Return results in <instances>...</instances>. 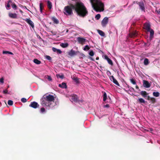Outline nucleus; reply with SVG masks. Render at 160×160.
<instances>
[{"label":"nucleus","instance_id":"f257e3e1","mask_svg":"<svg viewBox=\"0 0 160 160\" xmlns=\"http://www.w3.org/2000/svg\"><path fill=\"white\" fill-rule=\"evenodd\" d=\"M72 9H74L78 15L84 17L88 14V11L83 3L80 2H77L75 4H71L70 6L64 7V13L67 15L72 14Z\"/></svg>","mask_w":160,"mask_h":160},{"label":"nucleus","instance_id":"f03ea898","mask_svg":"<svg viewBox=\"0 0 160 160\" xmlns=\"http://www.w3.org/2000/svg\"><path fill=\"white\" fill-rule=\"evenodd\" d=\"M55 100L53 95H44L41 100V104L43 107H49L52 108L58 104V102Z\"/></svg>","mask_w":160,"mask_h":160},{"label":"nucleus","instance_id":"7ed1b4c3","mask_svg":"<svg viewBox=\"0 0 160 160\" xmlns=\"http://www.w3.org/2000/svg\"><path fill=\"white\" fill-rule=\"evenodd\" d=\"M93 9L97 12L104 10V4L99 0H90Z\"/></svg>","mask_w":160,"mask_h":160},{"label":"nucleus","instance_id":"20e7f679","mask_svg":"<svg viewBox=\"0 0 160 160\" xmlns=\"http://www.w3.org/2000/svg\"><path fill=\"white\" fill-rule=\"evenodd\" d=\"M108 22V18L107 17H105L101 22V25L103 27H106Z\"/></svg>","mask_w":160,"mask_h":160},{"label":"nucleus","instance_id":"39448f33","mask_svg":"<svg viewBox=\"0 0 160 160\" xmlns=\"http://www.w3.org/2000/svg\"><path fill=\"white\" fill-rule=\"evenodd\" d=\"M143 85L145 88H149L150 87L151 84L147 81L144 80H143Z\"/></svg>","mask_w":160,"mask_h":160},{"label":"nucleus","instance_id":"423d86ee","mask_svg":"<svg viewBox=\"0 0 160 160\" xmlns=\"http://www.w3.org/2000/svg\"><path fill=\"white\" fill-rule=\"evenodd\" d=\"M39 105L38 104V103L33 102H31V104L29 105V106L33 108H36L37 107H38Z\"/></svg>","mask_w":160,"mask_h":160},{"label":"nucleus","instance_id":"0eeeda50","mask_svg":"<svg viewBox=\"0 0 160 160\" xmlns=\"http://www.w3.org/2000/svg\"><path fill=\"white\" fill-rule=\"evenodd\" d=\"M144 28L147 32H149V30L151 29L150 24L147 22L144 24Z\"/></svg>","mask_w":160,"mask_h":160},{"label":"nucleus","instance_id":"6e6552de","mask_svg":"<svg viewBox=\"0 0 160 160\" xmlns=\"http://www.w3.org/2000/svg\"><path fill=\"white\" fill-rule=\"evenodd\" d=\"M77 40L78 42L82 44H83L86 42V39L80 37H78L77 38Z\"/></svg>","mask_w":160,"mask_h":160},{"label":"nucleus","instance_id":"1a4fd4ad","mask_svg":"<svg viewBox=\"0 0 160 160\" xmlns=\"http://www.w3.org/2000/svg\"><path fill=\"white\" fill-rule=\"evenodd\" d=\"M26 22L28 23L33 28L34 27V23L30 19H27L25 20Z\"/></svg>","mask_w":160,"mask_h":160},{"label":"nucleus","instance_id":"9d476101","mask_svg":"<svg viewBox=\"0 0 160 160\" xmlns=\"http://www.w3.org/2000/svg\"><path fill=\"white\" fill-rule=\"evenodd\" d=\"M70 100L72 102H77L78 101V97L76 95H73L72 96Z\"/></svg>","mask_w":160,"mask_h":160},{"label":"nucleus","instance_id":"9b49d317","mask_svg":"<svg viewBox=\"0 0 160 160\" xmlns=\"http://www.w3.org/2000/svg\"><path fill=\"white\" fill-rule=\"evenodd\" d=\"M138 4L141 9L142 11H144V5L143 2L141 1L140 2H139Z\"/></svg>","mask_w":160,"mask_h":160},{"label":"nucleus","instance_id":"f8f14e48","mask_svg":"<svg viewBox=\"0 0 160 160\" xmlns=\"http://www.w3.org/2000/svg\"><path fill=\"white\" fill-rule=\"evenodd\" d=\"M68 54L70 56L72 57L76 54L75 51L72 49L71 50L68 52Z\"/></svg>","mask_w":160,"mask_h":160},{"label":"nucleus","instance_id":"ddd939ff","mask_svg":"<svg viewBox=\"0 0 160 160\" xmlns=\"http://www.w3.org/2000/svg\"><path fill=\"white\" fill-rule=\"evenodd\" d=\"M104 58L105 59L107 60L109 64L111 65H112L113 63L112 61L107 56H104Z\"/></svg>","mask_w":160,"mask_h":160},{"label":"nucleus","instance_id":"4468645a","mask_svg":"<svg viewBox=\"0 0 160 160\" xmlns=\"http://www.w3.org/2000/svg\"><path fill=\"white\" fill-rule=\"evenodd\" d=\"M8 15L9 17L12 18H15L17 17V14L16 13H9Z\"/></svg>","mask_w":160,"mask_h":160},{"label":"nucleus","instance_id":"2eb2a0df","mask_svg":"<svg viewBox=\"0 0 160 160\" xmlns=\"http://www.w3.org/2000/svg\"><path fill=\"white\" fill-rule=\"evenodd\" d=\"M59 87L63 88H67L66 83L64 82H63L61 84H59Z\"/></svg>","mask_w":160,"mask_h":160},{"label":"nucleus","instance_id":"dca6fc26","mask_svg":"<svg viewBox=\"0 0 160 160\" xmlns=\"http://www.w3.org/2000/svg\"><path fill=\"white\" fill-rule=\"evenodd\" d=\"M72 78L74 80L76 83H79V79L77 77L73 76L72 77Z\"/></svg>","mask_w":160,"mask_h":160},{"label":"nucleus","instance_id":"f3484780","mask_svg":"<svg viewBox=\"0 0 160 160\" xmlns=\"http://www.w3.org/2000/svg\"><path fill=\"white\" fill-rule=\"evenodd\" d=\"M68 45V43H62L60 44V46L63 48H65Z\"/></svg>","mask_w":160,"mask_h":160},{"label":"nucleus","instance_id":"a211bd4d","mask_svg":"<svg viewBox=\"0 0 160 160\" xmlns=\"http://www.w3.org/2000/svg\"><path fill=\"white\" fill-rule=\"evenodd\" d=\"M39 8H40V10L41 13H42V10L43 9V8H44V5L42 3H40L39 5Z\"/></svg>","mask_w":160,"mask_h":160},{"label":"nucleus","instance_id":"6ab92c4d","mask_svg":"<svg viewBox=\"0 0 160 160\" xmlns=\"http://www.w3.org/2000/svg\"><path fill=\"white\" fill-rule=\"evenodd\" d=\"M149 32H150V38H151L153 37L154 32V31L152 29L149 30Z\"/></svg>","mask_w":160,"mask_h":160},{"label":"nucleus","instance_id":"aec40b11","mask_svg":"<svg viewBox=\"0 0 160 160\" xmlns=\"http://www.w3.org/2000/svg\"><path fill=\"white\" fill-rule=\"evenodd\" d=\"M47 4H48L47 5H48V8L49 9H51L52 8V3L51 2L49 1H48Z\"/></svg>","mask_w":160,"mask_h":160},{"label":"nucleus","instance_id":"412c9836","mask_svg":"<svg viewBox=\"0 0 160 160\" xmlns=\"http://www.w3.org/2000/svg\"><path fill=\"white\" fill-rule=\"evenodd\" d=\"M44 78H45L47 79H48V81H49L51 82L52 81V79L51 77L49 75H45L44 77Z\"/></svg>","mask_w":160,"mask_h":160},{"label":"nucleus","instance_id":"4be33fe9","mask_svg":"<svg viewBox=\"0 0 160 160\" xmlns=\"http://www.w3.org/2000/svg\"><path fill=\"white\" fill-rule=\"evenodd\" d=\"M149 64L148 60L147 58H145L144 61V64L145 65H147Z\"/></svg>","mask_w":160,"mask_h":160},{"label":"nucleus","instance_id":"5701e85b","mask_svg":"<svg viewBox=\"0 0 160 160\" xmlns=\"http://www.w3.org/2000/svg\"><path fill=\"white\" fill-rule=\"evenodd\" d=\"M153 95L156 97H158L159 95V93L158 92H154Z\"/></svg>","mask_w":160,"mask_h":160},{"label":"nucleus","instance_id":"b1692460","mask_svg":"<svg viewBox=\"0 0 160 160\" xmlns=\"http://www.w3.org/2000/svg\"><path fill=\"white\" fill-rule=\"evenodd\" d=\"M2 53L3 54H9L11 55L13 54V53L11 52L8 51H3Z\"/></svg>","mask_w":160,"mask_h":160},{"label":"nucleus","instance_id":"393cba45","mask_svg":"<svg viewBox=\"0 0 160 160\" xmlns=\"http://www.w3.org/2000/svg\"><path fill=\"white\" fill-rule=\"evenodd\" d=\"M33 62L37 64H39L41 63V61L36 59H34L33 60Z\"/></svg>","mask_w":160,"mask_h":160},{"label":"nucleus","instance_id":"a878e982","mask_svg":"<svg viewBox=\"0 0 160 160\" xmlns=\"http://www.w3.org/2000/svg\"><path fill=\"white\" fill-rule=\"evenodd\" d=\"M98 33H99V34L101 36H104V35H105L104 34V33L101 30H98Z\"/></svg>","mask_w":160,"mask_h":160},{"label":"nucleus","instance_id":"bb28decb","mask_svg":"<svg viewBox=\"0 0 160 160\" xmlns=\"http://www.w3.org/2000/svg\"><path fill=\"white\" fill-rule=\"evenodd\" d=\"M107 99V95L106 93L105 92H104L103 95V100L104 101H106Z\"/></svg>","mask_w":160,"mask_h":160},{"label":"nucleus","instance_id":"cd10ccee","mask_svg":"<svg viewBox=\"0 0 160 160\" xmlns=\"http://www.w3.org/2000/svg\"><path fill=\"white\" fill-rule=\"evenodd\" d=\"M138 101L140 103H144L145 102L144 100L142 98H140L138 99Z\"/></svg>","mask_w":160,"mask_h":160},{"label":"nucleus","instance_id":"c85d7f7f","mask_svg":"<svg viewBox=\"0 0 160 160\" xmlns=\"http://www.w3.org/2000/svg\"><path fill=\"white\" fill-rule=\"evenodd\" d=\"M89 54L91 56H93L94 54V53L92 50H90L89 52Z\"/></svg>","mask_w":160,"mask_h":160},{"label":"nucleus","instance_id":"c756f323","mask_svg":"<svg viewBox=\"0 0 160 160\" xmlns=\"http://www.w3.org/2000/svg\"><path fill=\"white\" fill-rule=\"evenodd\" d=\"M141 94L144 97L146 96L147 95V92L145 91H142L141 92Z\"/></svg>","mask_w":160,"mask_h":160},{"label":"nucleus","instance_id":"7c9ffc66","mask_svg":"<svg viewBox=\"0 0 160 160\" xmlns=\"http://www.w3.org/2000/svg\"><path fill=\"white\" fill-rule=\"evenodd\" d=\"M90 48L89 47L88 45H87L85 46L83 49L84 51H87Z\"/></svg>","mask_w":160,"mask_h":160},{"label":"nucleus","instance_id":"2f4dec72","mask_svg":"<svg viewBox=\"0 0 160 160\" xmlns=\"http://www.w3.org/2000/svg\"><path fill=\"white\" fill-rule=\"evenodd\" d=\"M46 112L45 109L43 108H41L40 112L42 113H43Z\"/></svg>","mask_w":160,"mask_h":160},{"label":"nucleus","instance_id":"473e14b6","mask_svg":"<svg viewBox=\"0 0 160 160\" xmlns=\"http://www.w3.org/2000/svg\"><path fill=\"white\" fill-rule=\"evenodd\" d=\"M52 20L56 24H58V21L56 18H53Z\"/></svg>","mask_w":160,"mask_h":160},{"label":"nucleus","instance_id":"72a5a7b5","mask_svg":"<svg viewBox=\"0 0 160 160\" xmlns=\"http://www.w3.org/2000/svg\"><path fill=\"white\" fill-rule=\"evenodd\" d=\"M113 82L117 86H120V85L118 83V81L115 79L113 80Z\"/></svg>","mask_w":160,"mask_h":160},{"label":"nucleus","instance_id":"f704fd0d","mask_svg":"<svg viewBox=\"0 0 160 160\" xmlns=\"http://www.w3.org/2000/svg\"><path fill=\"white\" fill-rule=\"evenodd\" d=\"M130 81L134 85H136V83L135 81V80L133 79H130Z\"/></svg>","mask_w":160,"mask_h":160},{"label":"nucleus","instance_id":"c9c22d12","mask_svg":"<svg viewBox=\"0 0 160 160\" xmlns=\"http://www.w3.org/2000/svg\"><path fill=\"white\" fill-rule=\"evenodd\" d=\"M101 17V15L99 14H97L95 16V18L97 20H98Z\"/></svg>","mask_w":160,"mask_h":160},{"label":"nucleus","instance_id":"e433bc0d","mask_svg":"<svg viewBox=\"0 0 160 160\" xmlns=\"http://www.w3.org/2000/svg\"><path fill=\"white\" fill-rule=\"evenodd\" d=\"M8 104L9 105H12L13 104V101L11 100H9L8 102Z\"/></svg>","mask_w":160,"mask_h":160},{"label":"nucleus","instance_id":"4c0bfd02","mask_svg":"<svg viewBox=\"0 0 160 160\" xmlns=\"http://www.w3.org/2000/svg\"><path fill=\"white\" fill-rule=\"evenodd\" d=\"M12 8L14 9H17V6L16 4L14 3H12Z\"/></svg>","mask_w":160,"mask_h":160},{"label":"nucleus","instance_id":"58836bf2","mask_svg":"<svg viewBox=\"0 0 160 160\" xmlns=\"http://www.w3.org/2000/svg\"><path fill=\"white\" fill-rule=\"evenodd\" d=\"M11 1H10L8 2V3H7L6 6V8L8 10L9 9V8L10 7V5L9 4V2H10Z\"/></svg>","mask_w":160,"mask_h":160},{"label":"nucleus","instance_id":"ea45409f","mask_svg":"<svg viewBox=\"0 0 160 160\" xmlns=\"http://www.w3.org/2000/svg\"><path fill=\"white\" fill-rule=\"evenodd\" d=\"M57 77L58 78H60L62 79L64 78V76L62 75H57Z\"/></svg>","mask_w":160,"mask_h":160},{"label":"nucleus","instance_id":"a19ab883","mask_svg":"<svg viewBox=\"0 0 160 160\" xmlns=\"http://www.w3.org/2000/svg\"><path fill=\"white\" fill-rule=\"evenodd\" d=\"M21 101L23 102H27V99L25 98H22L21 99Z\"/></svg>","mask_w":160,"mask_h":160},{"label":"nucleus","instance_id":"79ce46f5","mask_svg":"<svg viewBox=\"0 0 160 160\" xmlns=\"http://www.w3.org/2000/svg\"><path fill=\"white\" fill-rule=\"evenodd\" d=\"M110 79L111 81L113 82L115 78L113 76H112L110 77Z\"/></svg>","mask_w":160,"mask_h":160},{"label":"nucleus","instance_id":"37998d69","mask_svg":"<svg viewBox=\"0 0 160 160\" xmlns=\"http://www.w3.org/2000/svg\"><path fill=\"white\" fill-rule=\"evenodd\" d=\"M4 83V78H2L0 79V84H3Z\"/></svg>","mask_w":160,"mask_h":160},{"label":"nucleus","instance_id":"c03bdc74","mask_svg":"<svg viewBox=\"0 0 160 160\" xmlns=\"http://www.w3.org/2000/svg\"><path fill=\"white\" fill-rule=\"evenodd\" d=\"M56 52L58 54H61L62 53V52L60 49H58L57 50V51Z\"/></svg>","mask_w":160,"mask_h":160},{"label":"nucleus","instance_id":"a18cd8bd","mask_svg":"<svg viewBox=\"0 0 160 160\" xmlns=\"http://www.w3.org/2000/svg\"><path fill=\"white\" fill-rule=\"evenodd\" d=\"M3 93H4V94L8 93V90L7 89H6V90H4L3 91Z\"/></svg>","mask_w":160,"mask_h":160},{"label":"nucleus","instance_id":"49530a36","mask_svg":"<svg viewBox=\"0 0 160 160\" xmlns=\"http://www.w3.org/2000/svg\"><path fill=\"white\" fill-rule=\"evenodd\" d=\"M57 49H57L55 48H52V50L54 52H56Z\"/></svg>","mask_w":160,"mask_h":160},{"label":"nucleus","instance_id":"de8ad7c7","mask_svg":"<svg viewBox=\"0 0 160 160\" xmlns=\"http://www.w3.org/2000/svg\"><path fill=\"white\" fill-rule=\"evenodd\" d=\"M46 57V58L48 60H50L51 59V58L49 56H47Z\"/></svg>","mask_w":160,"mask_h":160},{"label":"nucleus","instance_id":"09e8293b","mask_svg":"<svg viewBox=\"0 0 160 160\" xmlns=\"http://www.w3.org/2000/svg\"><path fill=\"white\" fill-rule=\"evenodd\" d=\"M109 107V105L108 104H107L104 106V108H108Z\"/></svg>","mask_w":160,"mask_h":160},{"label":"nucleus","instance_id":"8fccbe9b","mask_svg":"<svg viewBox=\"0 0 160 160\" xmlns=\"http://www.w3.org/2000/svg\"><path fill=\"white\" fill-rule=\"evenodd\" d=\"M133 35H132V36H135L136 35H137V32H134V33H133Z\"/></svg>","mask_w":160,"mask_h":160},{"label":"nucleus","instance_id":"3c124183","mask_svg":"<svg viewBox=\"0 0 160 160\" xmlns=\"http://www.w3.org/2000/svg\"><path fill=\"white\" fill-rule=\"evenodd\" d=\"M90 60H91L92 61H94V59L92 58L91 57H90Z\"/></svg>","mask_w":160,"mask_h":160},{"label":"nucleus","instance_id":"603ef678","mask_svg":"<svg viewBox=\"0 0 160 160\" xmlns=\"http://www.w3.org/2000/svg\"><path fill=\"white\" fill-rule=\"evenodd\" d=\"M153 131V130L152 128H150L149 129V131L150 132H152Z\"/></svg>","mask_w":160,"mask_h":160},{"label":"nucleus","instance_id":"864d4df0","mask_svg":"<svg viewBox=\"0 0 160 160\" xmlns=\"http://www.w3.org/2000/svg\"><path fill=\"white\" fill-rule=\"evenodd\" d=\"M136 88L137 89H139V88L138 87V86H137V85H136Z\"/></svg>","mask_w":160,"mask_h":160},{"label":"nucleus","instance_id":"5fc2aeb1","mask_svg":"<svg viewBox=\"0 0 160 160\" xmlns=\"http://www.w3.org/2000/svg\"><path fill=\"white\" fill-rule=\"evenodd\" d=\"M99 57H97V58H96V59L97 60H98V59H99Z\"/></svg>","mask_w":160,"mask_h":160},{"label":"nucleus","instance_id":"6e6d98bb","mask_svg":"<svg viewBox=\"0 0 160 160\" xmlns=\"http://www.w3.org/2000/svg\"><path fill=\"white\" fill-rule=\"evenodd\" d=\"M108 72H109V73H110V72H109V71H108V72H107V73H108Z\"/></svg>","mask_w":160,"mask_h":160},{"label":"nucleus","instance_id":"4d7b16f0","mask_svg":"<svg viewBox=\"0 0 160 160\" xmlns=\"http://www.w3.org/2000/svg\"><path fill=\"white\" fill-rule=\"evenodd\" d=\"M20 11L21 12H22V11L21 10H20Z\"/></svg>","mask_w":160,"mask_h":160}]
</instances>
